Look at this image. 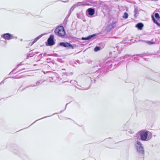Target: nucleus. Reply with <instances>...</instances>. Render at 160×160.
<instances>
[{"instance_id": "1", "label": "nucleus", "mask_w": 160, "mask_h": 160, "mask_svg": "<svg viewBox=\"0 0 160 160\" xmlns=\"http://www.w3.org/2000/svg\"><path fill=\"white\" fill-rule=\"evenodd\" d=\"M98 66H94L92 67V69L95 68L96 71L95 72H90L88 74V76L91 79V83H94L96 81V79L98 78H99L101 74L104 73L105 69L103 68H98Z\"/></svg>"}, {"instance_id": "2", "label": "nucleus", "mask_w": 160, "mask_h": 160, "mask_svg": "<svg viewBox=\"0 0 160 160\" xmlns=\"http://www.w3.org/2000/svg\"><path fill=\"white\" fill-rule=\"evenodd\" d=\"M134 145L137 152L139 154L142 155L143 157L145 151L144 147L141 142L138 140H137L135 142Z\"/></svg>"}, {"instance_id": "3", "label": "nucleus", "mask_w": 160, "mask_h": 160, "mask_svg": "<svg viewBox=\"0 0 160 160\" xmlns=\"http://www.w3.org/2000/svg\"><path fill=\"white\" fill-rule=\"evenodd\" d=\"M55 34L60 37L64 36L65 35V32L64 28L62 26L58 27L54 30Z\"/></svg>"}, {"instance_id": "4", "label": "nucleus", "mask_w": 160, "mask_h": 160, "mask_svg": "<svg viewBox=\"0 0 160 160\" xmlns=\"http://www.w3.org/2000/svg\"><path fill=\"white\" fill-rule=\"evenodd\" d=\"M140 136V139L142 141H146L149 140V138H148V131H140L139 132Z\"/></svg>"}, {"instance_id": "5", "label": "nucleus", "mask_w": 160, "mask_h": 160, "mask_svg": "<svg viewBox=\"0 0 160 160\" xmlns=\"http://www.w3.org/2000/svg\"><path fill=\"white\" fill-rule=\"evenodd\" d=\"M59 46L61 47L67 48L68 49H73L74 46H76V45H73L70 43L67 42H60L58 44Z\"/></svg>"}, {"instance_id": "6", "label": "nucleus", "mask_w": 160, "mask_h": 160, "mask_svg": "<svg viewBox=\"0 0 160 160\" xmlns=\"http://www.w3.org/2000/svg\"><path fill=\"white\" fill-rule=\"evenodd\" d=\"M55 43V42L54 41V36L52 34L51 35L46 42V45L47 46H51L54 45Z\"/></svg>"}, {"instance_id": "7", "label": "nucleus", "mask_w": 160, "mask_h": 160, "mask_svg": "<svg viewBox=\"0 0 160 160\" xmlns=\"http://www.w3.org/2000/svg\"><path fill=\"white\" fill-rule=\"evenodd\" d=\"M116 26V22L112 21V23L108 25L106 28V31L109 32L111 31V30L115 28Z\"/></svg>"}, {"instance_id": "8", "label": "nucleus", "mask_w": 160, "mask_h": 160, "mask_svg": "<svg viewBox=\"0 0 160 160\" xmlns=\"http://www.w3.org/2000/svg\"><path fill=\"white\" fill-rule=\"evenodd\" d=\"M86 14L88 17H91L95 13V9L94 8H90L86 11Z\"/></svg>"}, {"instance_id": "9", "label": "nucleus", "mask_w": 160, "mask_h": 160, "mask_svg": "<svg viewBox=\"0 0 160 160\" xmlns=\"http://www.w3.org/2000/svg\"><path fill=\"white\" fill-rule=\"evenodd\" d=\"M2 37L7 40H9L14 38V37L11 34L9 33H7L2 35Z\"/></svg>"}, {"instance_id": "10", "label": "nucleus", "mask_w": 160, "mask_h": 160, "mask_svg": "<svg viewBox=\"0 0 160 160\" xmlns=\"http://www.w3.org/2000/svg\"><path fill=\"white\" fill-rule=\"evenodd\" d=\"M96 34H94L91 35H90L88 36L87 37H82L81 38L82 40H89L91 39H93L94 38V37L96 36Z\"/></svg>"}, {"instance_id": "11", "label": "nucleus", "mask_w": 160, "mask_h": 160, "mask_svg": "<svg viewBox=\"0 0 160 160\" xmlns=\"http://www.w3.org/2000/svg\"><path fill=\"white\" fill-rule=\"evenodd\" d=\"M142 10L139 9L138 7H135L134 10V16L135 18H137L138 16V14L139 12Z\"/></svg>"}, {"instance_id": "12", "label": "nucleus", "mask_w": 160, "mask_h": 160, "mask_svg": "<svg viewBox=\"0 0 160 160\" xmlns=\"http://www.w3.org/2000/svg\"><path fill=\"white\" fill-rule=\"evenodd\" d=\"M144 26L142 22H139L136 25V27L137 28L138 30H142Z\"/></svg>"}, {"instance_id": "13", "label": "nucleus", "mask_w": 160, "mask_h": 160, "mask_svg": "<svg viewBox=\"0 0 160 160\" xmlns=\"http://www.w3.org/2000/svg\"><path fill=\"white\" fill-rule=\"evenodd\" d=\"M44 34H42L35 38L34 39L33 41L32 42V44L31 45V46H32L34 43L36 42Z\"/></svg>"}, {"instance_id": "14", "label": "nucleus", "mask_w": 160, "mask_h": 160, "mask_svg": "<svg viewBox=\"0 0 160 160\" xmlns=\"http://www.w3.org/2000/svg\"><path fill=\"white\" fill-rule=\"evenodd\" d=\"M81 3L80 2H77V3L74 4L71 8L70 9V10L72 11H73L74 9L77 7H78V6H81Z\"/></svg>"}, {"instance_id": "15", "label": "nucleus", "mask_w": 160, "mask_h": 160, "mask_svg": "<svg viewBox=\"0 0 160 160\" xmlns=\"http://www.w3.org/2000/svg\"><path fill=\"white\" fill-rule=\"evenodd\" d=\"M42 54L41 53L39 55H35V58H36L37 61H40L43 57Z\"/></svg>"}, {"instance_id": "16", "label": "nucleus", "mask_w": 160, "mask_h": 160, "mask_svg": "<svg viewBox=\"0 0 160 160\" xmlns=\"http://www.w3.org/2000/svg\"><path fill=\"white\" fill-rule=\"evenodd\" d=\"M152 20L153 21V22L156 23L158 26H160V23L158 22L155 18L152 15Z\"/></svg>"}, {"instance_id": "17", "label": "nucleus", "mask_w": 160, "mask_h": 160, "mask_svg": "<svg viewBox=\"0 0 160 160\" xmlns=\"http://www.w3.org/2000/svg\"><path fill=\"white\" fill-rule=\"evenodd\" d=\"M78 2L81 3V6H89V4L88 2H87V1L85 3H84V2Z\"/></svg>"}, {"instance_id": "18", "label": "nucleus", "mask_w": 160, "mask_h": 160, "mask_svg": "<svg viewBox=\"0 0 160 160\" xmlns=\"http://www.w3.org/2000/svg\"><path fill=\"white\" fill-rule=\"evenodd\" d=\"M77 17L78 18L81 19L83 18V15L82 12H79L77 14Z\"/></svg>"}, {"instance_id": "19", "label": "nucleus", "mask_w": 160, "mask_h": 160, "mask_svg": "<svg viewBox=\"0 0 160 160\" xmlns=\"http://www.w3.org/2000/svg\"><path fill=\"white\" fill-rule=\"evenodd\" d=\"M43 82H42L41 83H40V81H38L37 82H36L35 83V84H31V87H34L36 86H37L40 84H42V83Z\"/></svg>"}, {"instance_id": "20", "label": "nucleus", "mask_w": 160, "mask_h": 160, "mask_svg": "<svg viewBox=\"0 0 160 160\" xmlns=\"http://www.w3.org/2000/svg\"><path fill=\"white\" fill-rule=\"evenodd\" d=\"M72 72H67L65 73H63L62 74L63 77H65V76H69L70 75H72Z\"/></svg>"}, {"instance_id": "21", "label": "nucleus", "mask_w": 160, "mask_h": 160, "mask_svg": "<svg viewBox=\"0 0 160 160\" xmlns=\"http://www.w3.org/2000/svg\"><path fill=\"white\" fill-rule=\"evenodd\" d=\"M128 13L125 12L124 13V15L122 16V18L124 19H127L128 18Z\"/></svg>"}, {"instance_id": "22", "label": "nucleus", "mask_w": 160, "mask_h": 160, "mask_svg": "<svg viewBox=\"0 0 160 160\" xmlns=\"http://www.w3.org/2000/svg\"><path fill=\"white\" fill-rule=\"evenodd\" d=\"M91 3L92 5V6L93 7L96 6L97 5V2L96 1H94L93 0H90Z\"/></svg>"}, {"instance_id": "23", "label": "nucleus", "mask_w": 160, "mask_h": 160, "mask_svg": "<svg viewBox=\"0 0 160 160\" xmlns=\"http://www.w3.org/2000/svg\"><path fill=\"white\" fill-rule=\"evenodd\" d=\"M135 55H133L132 56H131L130 55H125L124 57L125 58H127V57H129V56H132V57L133 56H135ZM135 55L136 56H139L140 57H142V54H136V55Z\"/></svg>"}, {"instance_id": "24", "label": "nucleus", "mask_w": 160, "mask_h": 160, "mask_svg": "<svg viewBox=\"0 0 160 160\" xmlns=\"http://www.w3.org/2000/svg\"><path fill=\"white\" fill-rule=\"evenodd\" d=\"M154 16L155 18L158 20L160 19V16L158 13H156L154 14Z\"/></svg>"}, {"instance_id": "25", "label": "nucleus", "mask_w": 160, "mask_h": 160, "mask_svg": "<svg viewBox=\"0 0 160 160\" xmlns=\"http://www.w3.org/2000/svg\"><path fill=\"white\" fill-rule=\"evenodd\" d=\"M101 49V47L100 46H96L94 48V51L95 52H97Z\"/></svg>"}, {"instance_id": "26", "label": "nucleus", "mask_w": 160, "mask_h": 160, "mask_svg": "<svg viewBox=\"0 0 160 160\" xmlns=\"http://www.w3.org/2000/svg\"><path fill=\"white\" fill-rule=\"evenodd\" d=\"M145 41V42L148 43V44L149 45H152L155 43L154 42H151V41Z\"/></svg>"}, {"instance_id": "27", "label": "nucleus", "mask_w": 160, "mask_h": 160, "mask_svg": "<svg viewBox=\"0 0 160 160\" xmlns=\"http://www.w3.org/2000/svg\"><path fill=\"white\" fill-rule=\"evenodd\" d=\"M33 66L36 67L35 68L36 70L38 69L40 67V65L36 64H33Z\"/></svg>"}, {"instance_id": "28", "label": "nucleus", "mask_w": 160, "mask_h": 160, "mask_svg": "<svg viewBox=\"0 0 160 160\" xmlns=\"http://www.w3.org/2000/svg\"><path fill=\"white\" fill-rule=\"evenodd\" d=\"M88 88H78L80 90H87L88 89Z\"/></svg>"}, {"instance_id": "29", "label": "nucleus", "mask_w": 160, "mask_h": 160, "mask_svg": "<svg viewBox=\"0 0 160 160\" xmlns=\"http://www.w3.org/2000/svg\"><path fill=\"white\" fill-rule=\"evenodd\" d=\"M23 64V62H21L17 66L16 68H18L19 66L22 65Z\"/></svg>"}, {"instance_id": "30", "label": "nucleus", "mask_w": 160, "mask_h": 160, "mask_svg": "<svg viewBox=\"0 0 160 160\" xmlns=\"http://www.w3.org/2000/svg\"><path fill=\"white\" fill-rule=\"evenodd\" d=\"M68 103H67V104H66V106H65V108L64 110H61V111H60V113H61L63 111H64L66 109V107H67V105H68Z\"/></svg>"}, {"instance_id": "31", "label": "nucleus", "mask_w": 160, "mask_h": 160, "mask_svg": "<svg viewBox=\"0 0 160 160\" xmlns=\"http://www.w3.org/2000/svg\"><path fill=\"white\" fill-rule=\"evenodd\" d=\"M87 2H89V6H92V5L91 3V2L90 1V0H88L87 1Z\"/></svg>"}, {"instance_id": "32", "label": "nucleus", "mask_w": 160, "mask_h": 160, "mask_svg": "<svg viewBox=\"0 0 160 160\" xmlns=\"http://www.w3.org/2000/svg\"><path fill=\"white\" fill-rule=\"evenodd\" d=\"M134 59L136 60H139V59L137 57H134Z\"/></svg>"}, {"instance_id": "33", "label": "nucleus", "mask_w": 160, "mask_h": 160, "mask_svg": "<svg viewBox=\"0 0 160 160\" xmlns=\"http://www.w3.org/2000/svg\"><path fill=\"white\" fill-rule=\"evenodd\" d=\"M28 46H26V48H29V46L30 42H28Z\"/></svg>"}, {"instance_id": "34", "label": "nucleus", "mask_w": 160, "mask_h": 160, "mask_svg": "<svg viewBox=\"0 0 160 160\" xmlns=\"http://www.w3.org/2000/svg\"><path fill=\"white\" fill-rule=\"evenodd\" d=\"M29 54H28L27 55V59H28L29 57Z\"/></svg>"}, {"instance_id": "35", "label": "nucleus", "mask_w": 160, "mask_h": 160, "mask_svg": "<svg viewBox=\"0 0 160 160\" xmlns=\"http://www.w3.org/2000/svg\"><path fill=\"white\" fill-rule=\"evenodd\" d=\"M46 53H44L43 55V57H45V56H46Z\"/></svg>"}, {"instance_id": "36", "label": "nucleus", "mask_w": 160, "mask_h": 160, "mask_svg": "<svg viewBox=\"0 0 160 160\" xmlns=\"http://www.w3.org/2000/svg\"><path fill=\"white\" fill-rule=\"evenodd\" d=\"M49 117V116L45 117H43V118H41V119H39L38 120H40V119H43V118H46L48 117Z\"/></svg>"}, {"instance_id": "37", "label": "nucleus", "mask_w": 160, "mask_h": 160, "mask_svg": "<svg viewBox=\"0 0 160 160\" xmlns=\"http://www.w3.org/2000/svg\"><path fill=\"white\" fill-rule=\"evenodd\" d=\"M49 78H50V79L49 80H52L53 79V78L52 77H49Z\"/></svg>"}, {"instance_id": "38", "label": "nucleus", "mask_w": 160, "mask_h": 160, "mask_svg": "<svg viewBox=\"0 0 160 160\" xmlns=\"http://www.w3.org/2000/svg\"><path fill=\"white\" fill-rule=\"evenodd\" d=\"M27 88V87H25L24 88L22 89L21 90V91H23V90H24L25 89H26V88Z\"/></svg>"}, {"instance_id": "39", "label": "nucleus", "mask_w": 160, "mask_h": 160, "mask_svg": "<svg viewBox=\"0 0 160 160\" xmlns=\"http://www.w3.org/2000/svg\"><path fill=\"white\" fill-rule=\"evenodd\" d=\"M111 38H115V39H116V38H118V37H111Z\"/></svg>"}, {"instance_id": "40", "label": "nucleus", "mask_w": 160, "mask_h": 160, "mask_svg": "<svg viewBox=\"0 0 160 160\" xmlns=\"http://www.w3.org/2000/svg\"><path fill=\"white\" fill-rule=\"evenodd\" d=\"M72 11L71 10H70V11H69V14H71V13L72 12Z\"/></svg>"}, {"instance_id": "41", "label": "nucleus", "mask_w": 160, "mask_h": 160, "mask_svg": "<svg viewBox=\"0 0 160 160\" xmlns=\"http://www.w3.org/2000/svg\"><path fill=\"white\" fill-rule=\"evenodd\" d=\"M72 11L71 10H70V11H69V14H71V13L72 12Z\"/></svg>"}, {"instance_id": "42", "label": "nucleus", "mask_w": 160, "mask_h": 160, "mask_svg": "<svg viewBox=\"0 0 160 160\" xmlns=\"http://www.w3.org/2000/svg\"><path fill=\"white\" fill-rule=\"evenodd\" d=\"M33 54L32 55V53H31V56H30V57H33Z\"/></svg>"}, {"instance_id": "43", "label": "nucleus", "mask_w": 160, "mask_h": 160, "mask_svg": "<svg viewBox=\"0 0 160 160\" xmlns=\"http://www.w3.org/2000/svg\"><path fill=\"white\" fill-rule=\"evenodd\" d=\"M76 62H78V63H80L79 61V60H77V61H76Z\"/></svg>"}, {"instance_id": "44", "label": "nucleus", "mask_w": 160, "mask_h": 160, "mask_svg": "<svg viewBox=\"0 0 160 160\" xmlns=\"http://www.w3.org/2000/svg\"><path fill=\"white\" fill-rule=\"evenodd\" d=\"M73 82H76L77 83V82H76V81H73L72 80H71V81H70V82H71H71H73Z\"/></svg>"}, {"instance_id": "45", "label": "nucleus", "mask_w": 160, "mask_h": 160, "mask_svg": "<svg viewBox=\"0 0 160 160\" xmlns=\"http://www.w3.org/2000/svg\"><path fill=\"white\" fill-rule=\"evenodd\" d=\"M4 80H3V81H2L0 83V84H1L2 83H4Z\"/></svg>"}, {"instance_id": "46", "label": "nucleus", "mask_w": 160, "mask_h": 160, "mask_svg": "<svg viewBox=\"0 0 160 160\" xmlns=\"http://www.w3.org/2000/svg\"><path fill=\"white\" fill-rule=\"evenodd\" d=\"M72 38H73V39H75L76 38V37H72Z\"/></svg>"}, {"instance_id": "47", "label": "nucleus", "mask_w": 160, "mask_h": 160, "mask_svg": "<svg viewBox=\"0 0 160 160\" xmlns=\"http://www.w3.org/2000/svg\"><path fill=\"white\" fill-rule=\"evenodd\" d=\"M44 66L46 67H48V65L47 64L44 65Z\"/></svg>"}, {"instance_id": "48", "label": "nucleus", "mask_w": 160, "mask_h": 160, "mask_svg": "<svg viewBox=\"0 0 160 160\" xmlns=\"http://www.w3.org/2000/svg\"><path fill=\"white\" fill-rule=\"evenodd\" d=\"M68 1V0H67V1H63V2H67Z\"/></svg>"}, {"instance_id": "49", "label": "nucleus", "mask_w": 160, "mask_h": 160, "mask_svg": "<svg viewBox=\"0 0 160 160\" xmlns=\"http://www.w3.org/2000/svg\"><path fill=\"white\" fill-rule=\"evenodd\" d=\"M109 65L110 66H112V64H110Z\"/></svg>"}, {"instance_id": "50", "label": "nucleus", "mask_w": 160, "mask_h": 160, "mask_svg": "<svg viewBox=\"0 0 160 160\" xmlns=\"http://www.w3.org/2000/svg\"><path fill=\"white\" fill-rule=\"evenodd\" d=\"M57 113H54L52 115H54V114H57Z\"/></svg>"}, {"instance_id": "51", "label": "nucleus", "mask_w": 160, "mask_h": 160, "mask_svg": "<svg viewBox=\"0 0 160 160\" xmlns=\"http://www.w3.org/2000/svg\"><path fill=\"white\" fill-rule=\"evenodd\" d=\"M25 69V68H23L22 69H23V70H24V69Z\"/></svg>"}, {"instance_id": "52", "label": "nucleus", "mask_w": 160, "mask_h": 160, "mask_svg": "<svg viewBox=\"0 0 160 160\" xmlns=\"http://www.w3.org/2000/svg\"><path fill=\"white\" fill-rule=\"evenodd\" d=\"M49 72V73H52V72Z\"/></svg>"}, {"instance_id": "53", "label": "nucleus", "mask_w": 160, "mask_h": 160, "mask_svg": "<svg viewBox=\"0 0 160 160\" xmlns=\"http://www.w3.org/2000/svg\"><path fill=\"white\" fill-rule=\"evenodd\" d=\"M54 54L55 55H57V54Z\"/></svg>"}, {"instance_id": "54", "label": "nucleus", "mask_w": 160, "mask_h": 160, "mask_svg": "<svg viewBox=\"0 0 160 160\" xmlns=\"http://www.w3.org/2000/svg\"><path fill=\"white\" fill-rule=\"evenodd\" d=\"M34 70H31V71H33Z\"/></svg>"}, {"instance_id": "55", "label": "nucleus", "mask_w": 160, "mask_h": 160, "mask_svg": "<svg viewBox=\"0 0 160 160\" xmlns=\"http://www.w3.org/2000/svg\"><path fill=\"white\" fill-rule=\"evenodd\" d=\"M38 121V120H36V121Z\"/></svg>"}, {"instance_id": "56", "label": "nucleus", "mask_w": 160, "mask_h": 160, "mask_svg": "<svg viewBox=\"0 0 160 160\" xmlns=\"http://www.w3.org/2000/svg\"><path fill=\"white\" fill-rule=\"evenodd\" d=\"M38 121V120H36V121Z\"/></svg>"}, {"instance_id": "57", "label": "nucleus", "mask_w": 160, "mask_h": 160, "mask_svg": "<svg viewBox=\"0 0 160 160\" xmlns=\"http://www.w3.org/2000/svg\"><path fill=\"white\" fill-rule=\"evenodd\" d=\"M38 121V120H36V121Z\"/></svg>"}, {"instance_id": "58", "label": "nucleus", "mask_w": 160, "mask_h": 160, "mask_svg": "<svg viewBox=\"0 0 160 160\" xmlns=\"http://www.w3.org/2000/svg\"><path fill=\"white\" fill-rule=\"evenodd\" d=\"M22 39H21V41H22Z\"/></svg>"}, {"instance_id": "59", "label": "nucleus", "mask_w": 160, "mask_h": 160, "mask_svg": "<svg viewBox=\"0 0 160 160\" xmlns=\"http://www.w3.org/2000/svg\"><path fill=\"white\" fill-rule=\"evenodd\" d=\"M4 42H6V41H4Z\"/></svg>"}, {"instance_id": "60", "label": "nucleus", "mask_w": 160, "mask_h": 160, "mask_svg": "<svg viewBox=\"0 0 160 160\" xmlns=\"http://www.w3.org/2000/svg\"><path fill=\"white\" fill-rule=\"evenodd\" d=\"M89 87H90V86H89V87H88V88H89Z\"/></svg>"}, {"instance_id": "61", "label": "nucleus", "mask_w": 160, "mask_h": 160, "mask_svg": "<svg viewBox=\"0 0 160 160\" xmlns=\"http://www.w3.org/2000/svg\"><path fill=\"white\" fill-rule=\"evenodd\" d=\"M52 115H51V116H52ZM49 117H50V116H49Z\"/></svg>"}]
</instances>
